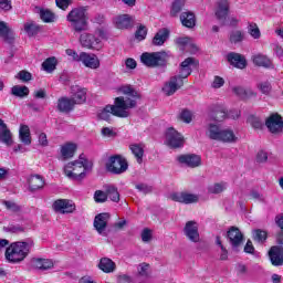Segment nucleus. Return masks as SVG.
<instances>
[{
  "label": "nucleus",
  "mask_w": 283,
  "mask_h": 283,
  "mask_svg": "<svg viewBox=\"0 0 283 283\" xmlns=\"http://www.w3.org/2000/svg\"><path fill=\"white\" fill-rule=\"evenodd\" d=\"M124 96L115 98L114 105H107L98 113L101 120L109 122L113 116L117 118H129V109L138 107V103L143 99V95L133 85L126 84L118 88Z\"/></svg>",
  "instance_id": "obj_1"
},
{
  "label": "nucleus",
  "mask_w": 283,
  "mask_h": 283,
  "mask_svg": "<svg viewBox=\"0 0 283 283\" xmlns=\"http://www.w3.org/2000/svg\"><path fill=\"white\" fill-rule=\"evenodd\" d=\"M195 63L196 60L193 57H188L181 62L179 74L171 76L163 87V92L166 96H174V93L185 85V78H188L191 75V65H195Z\"/></svg>",
  "instance_id": "obj_2"
},
{
  "label": "nucleus",
  "mask_w": 283,
  "mask_h": 283,
  "mask_svg": "<svg viewBox=\"0 0 283 283\" xmlns=\"http://www.w3.org/2000/svg\"><path fill=\"white\" fill-rule=\"evenodd\" d=\"M34 247V241L32 239H27L25 241H18L12 243L6 250V259L11 264H19L23 262L30 255V251Z\"/></svg>",
  "instance_id": "obj_3"
},
{
  "label": "nucleus",
  "mask_w": 283,
  "mask_h": 283,
  "mask_svg": "<svg viewBox=\"0 0 283 283\" xmlns=\"http://www.w3.org/2000/svg\"><path fill=\"white\" fill-rule=\"evenodd\" d=\"M206 136L210 140H217L219 143H237L238 137L231 129H222L216 124H208L206 127Z\"/></svg>",
  "instance_id": "obj_4"
},
{
  "label": "nucleus",
  "mask_w": 283,
  "mask_h": 283,
  "mask_svg": "<svg viewBox=\"0 0 283 283\" xmlns=\"http://www.w3.org/2000/svg\"><path fill=\"white\" fill-rule=\"evenodd\" d=\"M72 30L77 34L87 30V11L85 8H75L66 15Z\"/></svg>",
  "instance_id": "obj_5"
},
{
  "label": "nucleus",
  "mask_w": 283,
  "mask_h": 283,
  "mask_svg": "<svg viewBox=\"0 0 283 283\" xmlns=\"http://www.w3.org/2000/svg\"><path fill=\"white\" fill-rule=\"evenodd\" d=\"M129 169V164L123 155H113L106 161V170L115 176H120Z\"/></svg>",
  "instance_id": "obj_6"
},
{
  "label": "nucleus",
  "mask_w": 283,
  "mask_h": 283,
  "mask_svg": "<svg viewBox=\"0 0 283 283\" xmlns=\"http://www.w3.org/2000/svg\"><path fill=\"white\" fill-rule=\"evenodd\" d=\"M140 61L146 67H164L167 65V52H146L142 54Z\"/></svg>",
  "instance_id": "obj_7"
},
{
  "label": "nucleus",
  "mask_w": 283,
  "mask_h": 283,
  "mask_svg": "<svg viewBox=\"0 0 283 283\" xmlns=\"http://www.w3.org/2000/svg\"><path fill=\"white\" fill-rule=\"evenodd\" d=\"M64 174L69 180L81 182L85 178V168L78 160L71 161L64 166Z\"/></svg>",
  "instance_id": "obj_8"
},
{
  "label": "nucleus",
  "mask_w": 283,
  "mask_h": 283,
  "mask_svg": "<svg viewBox=\"0 0 283 283\" xmlns=\"http://www.w3.org/2000/svg\"><path fill=\"white\" fill-rule=\"evenodd\" d=\"M166 145L170 147V149H180L185 145V137L174 127H170L166 130Z\"/></svg>",
  "instance_id": "obj_9"
},
{
  "label": "nucleus",
  "mask_w": 283,
  "mask_h": 283,
  "mask_svg": "<svg viewBox=\"0 0 283 283\" xmlns=\"http://www.w3.org/2000/svg\"><path fill=\"white\" fill-rule=\"evenodd\" d=\"M80 43L82 48H87L88 50H101L103 48L101 39L92 33H82L80 35Z\"/></svg>",
  "instance_id": "obj_10"
},
{
  "label": "nucleus",
  "mask_w": 283,
  "mask_h": 283,
  "mask_svg": "<svg viewBox=\"0 0 283 283\" xmlns=\"http://www.w3.org/2000/svg\"><path fill=\"white\" fill-rule=\"evenodd\" d=\"M53 210L55 213H74L76 206H74V202L69 199H57L52 205Z\"/></svg>",
  "instance_id": "obj_11"
},
{
  "label": "nucleus",
  "mask_w": 283,
  "mask_h": 283,
  "mask_svg": "<svg viewBox=\"0 0 283 283\" xmlns=\"http://www.w3.org/2000/svg\"><path fill=\"white\" fill-rule=\"evenodd\" d=\"M228 240L231 244L233 251H239L240 247H242V242H244V235L240 231V229L235 227H231L228 231Z\"/></svg>",
  "instance_id": "obj_12"
},
{
  "label": "nucleus",
  "mask_w": 283,
  "mask_h": 283,
  "mask_svg": "<svg viewBox=\"0 0 283 283\" xmlns=\"http://www.w3.org/2000/svg\"><path fill=\"white\" fill-rule=\"evenodd\" d=\"M265 126L271 134H282L283 132V119L279 114H272L265 120Z\"/></svg>",
  "instance_id": "obj_13"
},
{
  "label": "nucleus",
  "mask_w": 283,
  "mask_h": 283,
  "mask_svg": "<svg viewBox=\"0 0 283 283\" xmlns=\"http://www.w3.org/2000/svg\"><path fill=\"white\" fill-rule=\"evenodd\" d=\"M216 19L220 25H227V17H229V0H219L214 12Z\"/></svg>",
  "instance_id": "obj_14"
},
{
  "label": "nucleus",
  "mask_w": 283,
  "mask_h": 283,
  "mask_svg": "<svg viewBox=\"0 0 283 283\" xmlns=\"http://www.w3.org/2000/svg\"><path fill=\"white\" fill-rule=\"evenodd\" d=\"M80 63L90 70H98L101 67V60L94 53L81 52Z\"/></svg>",
  "instance_id": "obj_15"
},
{
  "label": "nucleus",
  "mask_w": 283,
  "mask_h": 283,
  "mask_svg": "<svg viewBox=\"0 0 283 283\" xmlns=\"http://www.w3.org/2000/svg\"><path fill=\"white\" fill-rule=\"evenodd\" d=\"M184 233L190 242H200V232H198V222L188 221L184 228Z\"/></svg>",
  "instance_id": "obj_16"
},
{
  "label": "nucleus",
  "mask_w": 283,
  "mask_h": 283,
  "mask_svg": "<svg viewBox=\"0 0 283 283\" xmlns=\"http://www.w3.org/2000/svg\"><path fill=\"white\" fill-rule=\"evenodd\" d=\"M177 160L181 165H187V167H190L191 169H196V167H200L202 165V157L200 155H181L177 158Z\"/></svg>",
  "instance_id": "obj_17"
},
{
  "label": "nucleus",
  "mask_w": 283,
  "mask_h": 283,
  "mask_svg": "<svg viewBox=\"0 0 283 283\" xmlns=\"http://www.w3.org/2000/svg\"><path fill=\"white\" fill-rule=\"evenodd\" d=\"M109 221V213H99L94 219V228L99 235H107L105 230L107 229V222Z\"/></svg>",
  "instance_id": "obj_18"
},
{
  "label": "nucleus",
  "mask_w": 283,
  "mask_h": 283,
  "mask_svg": "<svg viewBox=\"0 0 283 283\" xmlns=\"http://www.w3.org/2000/svg\"><path fill=\"white\" fill-rule=\"evenodd\" d=\"M71 92V101H73L75 105H83V103L87 101V88H83L81 86H72Z\"/></svg>",
  "instance_id": "obj_19"
},
{
  "label": "nucleus",
  "mask_w": 283,
  "mask_h": 283,
  "mask_svg": "<svg viewBox=\"0 0 283 283\" xmlns=\"http://www.w3.org/2000/svg\"><path fill=\"white\" fill-rule=\"evenodd\" d=\"M170 200H174V202H181L182 205H191L198 202V196L187 192H175L170 195Z\"/></svg>",
  "instance_id": "obj_20"
},
{
  "label": "nucleus",
  "mask_w": 283,
  "mask_h": 283,
  "mask_svg": "<svg viewBox=\"0 0 283 283\" xmlns=\"http://www.w3.org/2000/svg\"><path fill=\"white\" fill-rule=\"evenodd\" d=\"M270 260L273 266L283 265V248L282 247H272L269 251Z\"/></svg>",
  "instance_id": "obj_21"
},
{
  "label": "nucleus",
  "mask_w": 283,
  "mask_h": 283,
  "mask_svg": "<svg viewBox=\"0 0 283 283\" xmlns=\"http://www.w3.org/2000/svg\"><path fill=\"white\" fill-rule=\"evenodd\" d=\"M29 191L34 193V191H39L45 187V180L41 175H32L28 178Z\"/></svg>",
  "instance_id": "obj_22"
},
{
  "label": "nucleus",
  "mask_w": 283,
  "mask_h": 283,
  "mask_svg": "<svg viewBox=\"0 0 283 283\" xmlns=\"http://www.w3.org/2000/svg\"><path fill=\"white\" fill-rule=\"evenodd\" d=\"M252 63H254L258 67H265L266 70H273V61L269 59V56L258 53L252 56Z\"/></svg>",
  "instance_id": "obj_23"
},
{
  "label": "nucleus",
  "mask_w": 283,
  "mask_h": 283,
  "mask_svg": "<svg viewBox=\"0 0 283 283\" xmlns=\"http://www.w3.org/2000/svg\"><path fill=\"white\" fill-rule=\"evenodd\" d=\"M228 61L231 65L238 67L239 70H244V67H247V59H244L242 54L231 52L228 54Z\"/></svg>",
  "instance_id": "obj_24"
},
{
  "label": "nucleus",
  "mask_w": 283,
  "mask_h": 283,
  "mask_svg": "<svg viewBox=\"0 0 283 283\" xmlns=\"http://www.w3.org/2000/svg\"><path fill=\"white\" fill-rule=\"evenodd\" d=\"M114 23L118 30H127L134 25V19L129 14H123L115 18Z\"/></svg>",
  "instance_id": "obj_25"
},
{
  "label": "nucleus",
  "mask_w": 283,
  "mask_h": 283,
  "mask_svg": "<svg viewBox=\"0 0 283 283\" xmlns=\"http://www.w3.org/2000/svg\"><path fill=\"white\" fill-rule=\"evenodd\" d=\"M169 39V30L164 28L157 31L155 36L151 40V45H155L156 48H160L165 45V42Z\"/></svg>",
  "instance_id": "obj_26"
},
{
  "label": "nucleus",
  "mask_w": 283,
  "mask_h": 283,
  "mask_svg": "<svg viewBox=\"0 0 283 283\" xmlns=\"http://www.w3.org/2000/svg\"><path fill=\"white\" fill-rule=\"evenodd\" d=\"M74 101L70 97H61L57 101V109L62 112V114H70L74 109Z\"/></svg>",
  "instance_id": "obj_27"
},
{
  "label": "nucleus",
  "mask_w": 283,
  "mask_h": 283,
  "mask_svg": "<svg viewBox=\"0 0 283 283\" xmlns=\"http://www.w3.org/2000/svg\"><path fill=\"white\" fill-rule=\"evenodd\" d=\"M0 38L7 43L14 41V31L4 21H0Z\"/></svg>",
  "instance_id": "obj_28"
},
{
  "label": "nucleus",
  "mask_w": 283,
  "mask_h": 283,
  "mask_svg": "<svg viewBox=\"0 0 283 283\" xmlns=\"http://www.w3.org/2000/svg\"><path fill=\"white\" fill-rule=\"evenodd\" d=\"M180 21L185 28H196V14L191 11H184L180 14Z\"/></svg>",
  "instance_id": "obj_29"
},
{
  "label": "nucleus",
  "mask_w": 283,
  "mask_h": 283,
  "mask_svg": "<svg viewBox=\"0 0 283 283\" xmlns=\"http://www.w3.org/2000/svg\"><path fill=\"white\" fill-rule=\"evenodd\" d=\"M0 140L4 143V145H12V133H10L3 119H0Z\"/></svg>",
  "instance_id": "obj_30"
},
{
  "label": "nucleus",
  "mask_w": 283,
  "mask_h": 283,
  "mask_svg": "<svg viewBox=\"0 0 283 283\" xmlns=\"http://www.w3.org/2000/svg\"><path fill=\"white\" fill-rule=\"evenodd\" d=\"M75 151H76L75 144L69 143V144H65L64 146H61V150H60L61 160H67L70 158H73Z\"/></svg>",
  "instance_id": "obj_31"
},
{
  "label": "nucleus",
  "mask_w": 283,
  "mask_h": 283,
  "mask_svg": "<svg viewBox=\"0 0 283 283\" xmlns=\"http://www.w3.org/2000/svg\"><path fill=\"white\" fill-rule=\"evenodd\" d=\"M32 266L39 271H48L54 266V263L50 259H33Z\"/></svg>",
  "instance_id": "obj_32"
},
{
  "label": "nucleus",
  "mask_w": 283,
  "mask_h": 283,
  "mask_svg": "<svg viewBox=\"0 0 283 283\" xmlns=\"http://www.w3.org/2000/svg\"><path fill=\"white\" fill-rule=\"evenodd\" d=\"M229 113H227V108L224 106H214L211 112L212 120H217V123H222L224 118H228Z\"/></svg>",
  "instance_id": "obj_33"
},
{
  "label": "nucleus",
  "mask_w": 283,
  "mask_h": 283,
  "mask_svg": "<svg viewBox=\"0 0 283 283\" xmlns=\"http://www.w3.org/2000/svg\"><path fill=\"white\" fill-rule=\"evenodd\" d=\"M38 14L43 23H54L56 21V14L50 11V9H39Z\"/></svg>",
  "instance_id": "obj_34"
},
{
  "label": "nucleus",
  "mask_w": 283,
  "mask_h": 283,
  "mask_svg": "<svg viewBox=\"0 0 283 283\" xmlns=\"http://www.w3.org/2000/svg\"><path fill=\"white\" fill-rule=\"evenodd\" d=\"M98 269L104 273H114V271H116V263L111 259L103 258L98 263Z\"/></svg>",
  "instance_id": "obj_35"
},
{
  "label": "nucleus",
  "mask_w": 283,
  "mask_h": 283,
  "mask_svg": "<svg viewBox=\"0 0 283 283\" xmlns=\"http://www.w3.org/2000/svg\"><path fill=\"white\" fill-rule=\"evenodd\" d=\"M129 149L140 165L143 163V156H145V146L143 144H133L129 146Z\"/></svg>",
  "instance_id": "obj_36"
},
{
  "label": "nucleus",
  "mask_w": 283,
  "mask_h": 283,
  "mask_svg": "<svg viewBox=\"0 0 283 283\" xmlns=\"http://www.w3.org/2000/svg\"><path fill=\"white\" fill-rule=\"evenodd\" d=\"M19 138L23 145H32V137H30V127L28 125L20 127Z\"/></svg>",
  "instance_id": "obj_37"
},
{
  "label": "nucleus",
  "mask_w": 283,
  "mask_h": 283,
  "mask_svg": "<svg viewBox=\"0 0 283 283\" xmlns=\"http://www.w3.org/2000/svg\"><path fill=\"white\" fill-rule=\"evenodd\" d=\"M24 32L28 33L29 36H34L41 32V27L36 24V22L29 20L23 25Z\"/></svg>",
  "instance_id": "obj_38"
},
{
  "label": "nucleus",
  "mask_w": 283,
  "mask_h": 283,
  "mask_svg": "<svg viewBox=\"0 0 283 283\" xmlns=\"http://www.w3.org/2000/svg\"><path fill=\"white\" fill-rule=\"evenodd\" d=\"M106 196L113 202H118L120 200V193H118V188L112 185L105 187Z\"/></svg>",
  "instance_id": "obj_39"
},
{
  "label": "nucleus",
  "mask_w": 283,
  "mask_h": 283,
  "mask_svg": "<svg viewBox=\"0 0 283 283\" xmlns=\"http://www.w3.org/2000/svg\"><path fill=\"white\" fill-rule=\"evenodd\" d=\"M11 94L19 98H24V96L30 94V88L28 86L15 85L11 88Z\"/></svg>",
  "instance_id": "obj_40"
},
{
  "label": "nucleus",
  "mask_w": 283,
  "mask_h": 283,
  "mask_svg": "<svg viewBox=\"0 0 283 283\" xmlns=\"http://www.w3.org/2000/svg\"><path fill=\"white\" fill-rule=\"evenodd\" d=\"M42 70L44 72L52 73L56 70V57H48L43 63H42Z\"/></svg>",
  "instance_id": "obj_41"
},
{
  "label": "nucleus",
  "mask_w": 283,
  "mask_h": 283,
  "mask_svg": "<svg viewBox=\"0 0 283 283\" xmlns=\"http://www.w3.org/2000/svg\"><path fill=\"white\" fill-rule=\"evenodd\" d=\"M247 123H249L253 129H262L264 127V122H262V119L255 115H250Z\"/></svg>",
  "instance_id": "obj_42"
},
{
  "label": "nucleus",
  "mask_w": 283,
  "mask_h": 283,
  "mask_svg": "<svg viewBox=\"0 0 283 283\" xmlns=\"http://www.w3.org/2000/svg\"><path fill=\"white\" fill-rule=\"evenodd\" d=\"M242 41H244V32L240 31V30H233L230 33V43H242Z\"/></svg>",
  "instance_id": "obj_43"
},
{
  "label": "nucleus",
  "mask_w": 283,
  "mask_h": 283,
  "mask_svg": "<svg viewBox=\"0 0 283 283\" xmlns=\"http://www.w3.org/2000/svg\"><path fill=\"white\" fill-rule=\"evenodd\" d=\"M185 8V0H174L170 14L171 17H176L179 12Z\"/></svg>",
  "instance_id": "obj_44"
},
{
  "label": "nucleus",
  "mask_w": 283,
  "mask_h": 283,
  "mask_svg": "<svg viewBox=\"0 0 283 283\" xmlns=\"http://www.w3.org/2000/svg\"><path fill=\"white\" fill-rule=\"evenodd\" d=\"M248 34L252 36V39H260L262 33L260 32V28L256 23H250L248 27Z\"/></svg>",
  "instance_id": "obj_45"
},
{
  "label": "nucleus",
  "mask_w": 283,
  "mask_h": 283,
  "mask_svg": "<svg viewBox=\"0 0 283 283\" xmlns=\"http://www.w3.org/2000/svg\"><path fill=\"white\" fill-rule=\"evenodd\" d=\"M268 233L264 230L258 229L253 231V240L259 243L266 242Z\"/></svg>",
  "instance_id": "obj_46"
},
{
  "label": "nucleus",
  "mask_w": 283,
  "mask_h": 283,
  "mask_svg": "<svg viewBox=\"0 0 283 283\" xmlns=\"http://www.w3.org/2000/svg\"><path fill=\"white\" fill-rule=\"evenodd\" d=\"M227 189V184L220 182V184H214L208 188L209 193H222Z\"/></svg>",
  "instance_id": "obj_47"
},
{
  "label": "nucleus",
  "mask_w": 283,
  "mask_h": 283,
  "mask_svg": "<svg viewBox=\"0 0 283 283\" xmlns=\"http://www.w3.org/2000/svg\"><path fill=\"white\" fill-rule=\"evenodd\" d=\"M2 205H4L6 209L12 213H19V211H21V207L14 201H2Z\"/></svg>",
  "instance_id": "obj_48"
},
{
  "label": "nucleus",
  "mask_w": 283,
  "mask_h": 283,
  "mask_svg": "<svg viewBox=\"0 0 283 283\" xmlns=\"http://www.w3.org/2000/svg\"><path fill=\"white\" fill-rule=\"evenodd\" d=\"M135 38L137 39V41H145V39H147V27L139 25V28L135 32Z\"/></svg>",
  "instance_id": "obj_49"
},
{
  "label": "nucleus",
  "mask_w": 283,
  "mask_h": 283,
  "mask_svg": "<svg viewBox=\"0 0 283 283\" xmlns=\"http://www.w3.org/2000/svg\"><path fill=\"white\" fill-rule=\"evenodd\" d=\"M138 275L140 277H149V264L147 263H142L137 268Z\"/></svg>",
  "instance_id": "obj_50"
},
{
  "label": "nucleus",
  "mask_w": 283,
  "mask_h": 283,
  "mask_svg": "<svg viewBox=\"0 0 283 283\" xmlns=\"http://www.w3.org/2000/svg\"><path fill=\"white\" fill-rule=\"evenodd\" d=\"M95 202H106L107 201V192L102 190H96L94 193Z\"/></svg>",
  "instance_id": "obj_51"
},
{
  "label": "nucleus",
  "mask_w": 283,
  "mask_h": 283,
  "mask_svg": "<svg viewBox=\"0 0 283 283\" xmlns=\"http://www.w3.org/2000/svg\"><path fill=\"white\" fill-rule=\"evenodd\" d=\"M191 43V39L189 38H177L176 39V44L178 45V48H180V50H185L187 48V45H189Z\"/></svg>",
  "instance_id": "obj_52"
},
{
  "label": "nucleus",
  "mask_w": 283,
  "mask_h": 283,
  "mask_svg": "<svg viewBox=\"0 0 283 283\" xmlns=\"http://www.w3.org/2000/svg\"><path fill=\"white\" fill-rule=\"evenodd\" d=\"M17 78H20L23 83H28V81H32V73L28 71H20Z\"/></svg>",
  "instance_id": "obj_53"
},
{
  "label": "nucleus",
  "mask_w": 283,
  "mask_h": 283,
  "mask_svg": "<svg viewBox=\"0 0 283 283\" xmlns=\"http://www.w3.org/2000/svg\"><path fill=\"white\" fill-rule=\"evenodd\" d=\"M233 93L239 96V98H248L249 97V92L244 90V87L237 86L233 88Z\"/></svg>",
  "instance_id": "obj_54"
},
{
  "label": "nucleus",
  "mask_w": 283,
  "mask_h": 283,
  "mask_svg": "<svg viewBox=\"0 0 283 283\" xmlns=\"http://www.w3.org/2000/svg\"><path fill=\"white\" fill-rule=\"evenodd\" d=\"M78 163L83 164L84 174H86V171L92 170V167H93L92 161L85 159L83 155L80 156Z\"/></svg>",
  "instance_id": "obj_55"
},
{
  "label": "nucleus",
  "mask_w": 283,
  "mask_h": 283,
  "mask_svg": "<svg viewBox=\"0 0 283 283\" xmlns=\"http://www.w3.org/2000/svg\"><path fill=\"white\" fill-rule=\"evenodd\" d=\"M65 54L67 56H71L73 59V61H75L76 63H81V53L78 54L76 51H74L72 49H66Z\"/></svg>",
  "instance_id": "obj_56"
},
{
  "label": "nucleus",
  "mask_w": 283,
  "mask_h": 283,
  "mask_svg": "<svg viewBox=\"0 0 283 283\" xmlns=\"http://www.w3.org/2000/svg\"><path fill=\"white\" fill-rule=\"evenodd\" d=\"M0 10L10 12V10H12V0H0Z\"/></svg>",
  "instance_id": "obj_57"
},
{
  "label": "nucleus",
  "mask_w": 283,
  "mask_h": 283,
  "mask_svg": "<svg viewBox=\"0 0 283 283\" xmlns=\"http://www.w3.org/2000/svg\"><path fill=\"white\" fill-rule=\"evenodd\" d=\"M135 189H138L140 193H151V186H147V184H137Z\"/></svg>",
  "instance_id": "obj_58"
},
{
  "label": "nucleus",
  "mask_w": 283,
  "mask_h": 283,
  "mask_svg": "<svg viewBox=\"0 0 283 283\" xmlns=\"http://www.w3.org/2000/svg\"><path fill=\"white\" fill-rule=\"evenodd\" d=\"M180 120H182L184 123H191V112H189L188 109H185L180 113L179 116Z\"/></svg>",
  "instance_id": "obj_59"
},
{
  "label": "nucleus",
  "mask_w": 283,
  "mask_h": 283,
  "mask_svg": "<svg viewBox=\"0 0 283 283\" xmlns=\"http://www.w3.org/2000/svg\"><path fill=\"white\" fill-rule=\"evenodd\" d=\"M142 240L143 242H151V231L148 228L142 231Z\"/></svg>",
  "instance_id": "obj_60"
},
{
  "label": "nucleus",
  "mask_w": 283,
  "mask_h": 283,
  "mask_svg": "<svg viewBox=\"0 0 283 283\" xmlns=\"http://www.w3.org/2000/svg\"><path fill=\"white\" fill-rule=\"evenodd\" d=\"M269 160V155L264 151V150H261L256 155V163H266Z\"/></svg>",
  "instance_id": "obj_61"
},
{
  "label": "nucleus",
  "mask_w": 283,
  "mask_h": 283,
  "mask_svg": "<svg viewBox=\"0 0 283 283\" xmlns=\"http://www.w3.org/2000/svg\"><path fill=\"white\" fill-rule=\"evenodd\" d=\"M259 88L262 92V94H269L271 92V83L263 82L259 84Z\"/></svg>",
  "instance_id": "obj_62"
},
{
  "label": "nucleus",
  "mask_w": 283,
  "mask_h": 283,
  "mask_svg": "<svg viewBox=\"0 0 283 283\" xmlns=\"http://www.w3.org/2000/svg\"><path fill=\"white\" fill-rule=\"evenodd\" d=\"M222 85H224V78L216 76L212 83V87H214V90H219V87H222Z\"/></svg>",
  "instance_id": "obj_63"
},
{
  "label": "nucleus",
  "mask_w": 283,
  "mask_h": 283,
  "mask_svg": "<svg viewBox=\"0 0 283 283\" xmlns=\"http://www.w3.org/2000/svg\"><path fill=\"white\" fill-rule=\"evenodd\" d=\"M118 283H132V276L127 274H122L117 277Z\"/></svg>",
  "instance_id": "obj_64"
}]
</instances>
